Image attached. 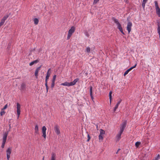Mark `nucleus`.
<instances>
[{
    "mask_svg": "<svg viewBox=\"0 0 160 160\" xmlns=\"http://www.w3.org/2000/svg\"><path fill=\"white\" fill-rule=\"evenodd\" d=\"M5 112L4 111V110L1 109V111L0 112V115L1 116H2L5 114Z\"/></svg>",
    "mask_w": 160,
    "mask_h": 160,
    "instance_id": "26",
    "label": "nucleus"
},
{
    "mask_svg": "<svg viewBox=\"0 0 160 160\" xmlns=\"http://www.w3.org/2000/svg\"><path fill=\"white\" fill-rule=\"evenodd\" d=\"M160 158V156L159 154H158L157 156L155 157L154 158L152 159V160H158Z\"/></svg>",
    "mask_w": 160,
    "mask_h": 160,
    "instance_id": "25",
    "label": "nucleus"
},
{
    "mask_svg": "<svg viewBox=\"0 0 160 160\" xmlns=\"http://www.w3.org/2000/svg\"><path fill=\"white\" fill-rule=\"evenodd\" d=\"M119 30H120V32H121V31H122L123 30V29H122V28H121L120 29H119Z\"/></svg>",
    "mask_w": 160,
    "mask_h": 160,
    "instance_id": "43",
    "label": "nucleus"
},
{
    "mask_svg": "<svg viewBox=\"0 0 160 160\" xmlns=\"http://www.w3.org/2000/svg\"><path fill=\"white\" fill-rule=\"evenodd\" d=\"M8 134V132H5L3 134V138H2V142H6L7 137Z\"/></svg>",
    "mask_w": 160,
    "mask_h": 160,
    "instance_id": "12",
    "label": "nucleus"
},
{
    "mask_svg": "<svg viewBox=\"0 0 160 160\" xmlns=\"http://www.w3.org/2000/svg\"><path fill=\"white\" fill-rule=\"evenodd\" d=\"M99 1V0H94L93 3V4H96Z\"/></svg>",
    "mask_w": 160,
    "mask_h": 160,
    "instance_id": "37",
    "label": "nucleus"
},
{
    "mask_svg": "<svg viewBox=\"0 0 160 160\" xmlns=\"http://www.w3.org/2000/svg\"><path fill=\"white\" fill-rule=\"evenodd\" d=\"M147 1H148V0H143L142 3H146L147 2Z\"/></svg>",
    "mask_w": 160,
    "mask_h": 160,
    "instance_id": "42",
    "label": "nucleus"
},
{
    "mask_svg": "<svg viewBox=\"0 0 160 160\" xmlns=\"http://www.w3.org/2000/svg\"><path fill=\"white\" fill-rule=\"evenodd\" d=\"M98 138H99V139L100 140H102L103 139V137L102 135H101L99 134V135L98 136Z\"/></svg>",
    "mask_w": 160,
    "mask_h": 160,
    "instance_id": "30",
    "label": "nucleus"
},
{
    "mask_svg": "<svg viewBox=\"0 0 160 160\" xmlns=\"http://www.w3.org/2000/svg\"><path fill=\"white\" fill-rule=\"evenodd\" d=\"M112 92L111 91L109 93V97L110 104H111V100L112 99Z\"/></svg>",
    "mask_w": 160,
    "mask_h": 160,
    "instance_id": "20",
    "label": "nucleus"
},
{
    "mask_svg": "<svg viewBox=\"0 0 160 160\" xmlns=\"http://www.w3.org/2000/svg\"><path fill=\"white\" fill-rule=\"evenodd\" d=\"M121 33H122L123 34H124H124H124V32H123V30H122V31H121Z\"/></svg>",
    "mask_w": 160,
    "mask_h": 160,
    "instance_id": "44",
    "label": "nucleus"
},
{
    "mask_svg": "<svg viewBox=\"0 0 160 160\" xmlns=\"http://www.w3.org/2000/svg\"><path fill=\"white\" fill-rule=\"evenodd\" d=\"M121 101H122V100L121 99H120L118 101V102L117 103V104L118 105H119L120 104V103L121 102Z\"/></svg>",
    "mask_w": 160,
    "mask_h": 160,
    "instance_id": "41",
    "label": "nucleus"
},
{
    "mask_svg": "<svg viewBox=\"0 0 160 160\" xmlns=\"http://www.w3.org/2000/svg\"><path fill=\"white\" fill-rule=\"evenodd\" d=\"M132 26V23L130 22H129L128 23L127 26V30L128 31V33L129 34L131 32Z\"/></svg>",
    "mask_w": 160,
    "mask_h": 160,
    "instance_id": "5",
    "label": "nucleus"
},
{
    "mask_svg": "<svg viewBox=\"0 0 160 160\" xmlns=\"http://www.w3.org/2000/svg\"><path fill=\"white\" fill-rule=\"evenodd\" d=\"M86 35H87L88 37L89 36V35L88 33H87L86 34Z\"/></svg>",
    "mask_w": 160,
    "mask_h": 160,
    "instance_id": "45",
    "label": "nucleus"
},
{
    "mask_svg": "<svg viewBox=\"0 0 160 160\" xmlns=\"http://www.w3.org/2000/svg\"><path fill=\"white\" fill-rule=\"evenodd\" d=\"M26 88V84L24 82L21 83L20 86V90L22 91H25Z\"/></svg>",
    "mask_w": 160,
    "mask_h": 160,
    "instance_id": "10",
    "label": "nucleus"
},
{
    "mask_svg": "<svg viewBox=\"0 0 160 160\" xmlns=\"http://www.w3.org/2000/svg\"><path fill=\"white\" fill-rule=\"evenodd\" d=\"M49 77H47L46 76V78H45V83L46 84H48V79H49Z\"/></svg>",
    "mask_w": 160,
    "mask_h": 160,
    "instance_id": "36",
    "label": "nucleus"
},
{
    "mask_svg": "<svg viewBox=\"0 0 160 160\" xmlns=\"http://www.w3.org/2000/svg\"><path fill=\"white\" fill-rule=\"evenodd\" d=\"M40 67H38L37 68L35 72V76L36 77V78H38V73L39 71L40 70Z\"/></svg>",
    "mask_w": 160,
    "mask_h": 160,
    "instance_id": "17",
    "label": "nucleus"
},
{
    "mask_svg": "<svg viewBox=\"0 0 160 160\" xmlns=\"http://www.w3.org/2000/svg\"><path fill=\"white\" fill-rule=\"evenodd\" d=\"M137 64H136L134 66H133L132 67L130 68L129 69H128L127 70H126L124 72V76H126L127 74L133 68H134L136 67V66Z\"/></svg>",
    "mask_w": 160,
    "mask_h": 160,
    "instance_id": "14",
    "label": "nucleus"
},
{
    "mask_svg": "<svg viewBox=\"0 0 160 160\" xmlns=\"http://www.w3.org/2000/svg\"><path fill=\"white\" fill-rule=\"evenodd\" d=\"M12 148H8L6 151L7 152V158L8 160L9 159L10 155L11 152Z\"/></svg>",
    "mask_w": 160,
    "mask_h": 160,
    "instance_id": "7",
    "label": "nucleus"
},
{
    "mask_svg": "<svg viewBox=\"0 0 160 160\" xmlns=\"http://www.w3.org/2000/svg\"><path fill=\"white\" fill-rule=\"evenodd\" d=\"M9 15H6L4 16L3 18L1 19V21L0 22V27L4 24L5 20L7 19Z\"/></svg>",
    "mask_w": 160,
    "mask_h": 160,
    "instance_id": "6",
    "label": "nucleus"
},
{
    "mask_svg": "<svg viewBox=\"0 0 160 160\" xmlns=\"http://www.w3.org/2000/svg\"><path fill=\"white\" fill-rule=\"evenodd\" d=\"M56 154L54 153L52 154L51 160H55Z\"/></svg>",
    "mask_w": 160,
    "mask_h": 160,
    "instance_id": "21",
    "label": "nucleus"
},
{
    "mask_svg": "<svg viewBox=\"0 0 160 160\" xmlns=\"http://www.w3.org/2000/svg\"><path fill=\"white\" fill-rule=\"evenodd\" d=\"M21 106L18 103H17V109H20Z\"/></svg>",
    "mask_w": 160,
    "mask_h": 160,
    "instance_id": "28",
    "label": "nucleus"
},
{
    "mask_svg": "<svg viewBox=\"0 0 160 160\" xmlns=\"http://www.w3.org/2000/svg\"><path fill=\"white\" fill-rule=\"evenodd\" d=\"M128 0H124V1L126 2H127V1H128Z\"/></svg>",
    "mask_w": 160,
    "mask_h": 160,
    "instance_id": "46",
    "label": "nucleus"
},
{
    "mask_svg": "<svg viewBox=\"0 0 160 160\" xmlns=\"http://www.w3.org/2000/svg\"><path fill=\"white\" fill-rule=\"evenodd\" d=\"M56 77H57V76H56V75H54L53 76V78H52V82H55V80H56Z\"/></svg>",
    "mask_w": 160,
    "mask_h": 160,
    "instance_id": "29",
    "label": "nucleus"
},
{
    "mask_svg": "<svg viewBox=\"0 0 160 160\" xmlns=\"http://www.w3.org/2000/svg\"><path fill=\"white\" fill-rule=\"evenodd\" d=\"M44 157H43V158H42V160H44Z\"/></svg>",
    "mask_w": 160,
    "mask_h": 160,
    "instance_id": "47",
    "label": "nucleus"
},
{
    "mask_svg": "<svg viewBox=\"0 0 160 160\" xmlns=\"http://www.w3.org/2000/svg\"><path fill=\"white\" fill-rule=\"evenodd\" d=\"M17 112L18 114V118L19 115L20 114V109H17Z\"/></svg>",
    "mask_w": 160,
    "mask_h": 160,
    "instance_id": "23",
    "label": "nucleus"
},
{
    "mask_svg": "<svg viewBox=\"0 0 160 160\" xmlns=\"http://www.w3.org/2000/svg\"><path fill=\"white\" fill-rule=\"evenodd\" d=\"M156 10L157 14L159 17H160V9L158 5V3L157 1H154Z\"/></svg>",
    "mask_w": 160,
    "mask_h": 160,
    "instance_id": "3",
    "label": "nucleus"
},
{
    "mask_svg": "<svg viewBox=\"0 0 160 160\" xmlns=\"http://www.w3.org/2000/svg\"><path fill=\"white\" fill-rule=\"evenodd\" d=\"M87 134H88L87 136H88V140H87V142H89L90 141V139H91V137L90 136L88 132H87Z\"/></svg>",
    "mask_w": 160,
    "mask_h": 160,
    "instance_id": "34",
    "label": "nucleus"
},
{
    "mask_svg": "<svg viewBox=\"0 0 160 160\" xmlns=\"http://www.w3.org/2000/svg\"><path fill=\"white\" fill-rule=\"evenodd\" d=\"M51 68H49L48 69V70L47 71V73L46 76L49 77L51 75Z\"/></svg>",
    "mask_w": 160,
    "mask_h": 160,
    "instance_id": "19",
    "label": "nucleus"
},
{
    "mask_svg": "<svg viewBox=\"0 0 160 160\" xmlns=\"http://www.w3.org/2000/svg\"><path fill=\"white\" fill-rule=\"evenodd\" d=\"M141 143L140 142H136L135 143V146L137 147H138L139 145L141 144Z\"/></svg>",
    "mask_w": 160,
    "mask_h": 160,
    "instance_id": "27",
    "label": "nucleus"
},
{
    "mask_svg": "<svg viewBox=\"0 0 160 160\" xmlns=\"http://www.w3.org/2000/svg\"><path fill=\"white\" fill-rule=\"evenodd\" d=\"M105 133V132L104 130L102 129L100 130V135H102L103 134H104Z\"/></svg>",
    "mask_w": 160,
    "mask_h": 160,
    "instance_id": "24",
    "label": "nucleus"
},
{
    "mask_svg": "<svg viewBox=\"0 0 160 160\" xmlns=\"http://www.w3.org/2000/svg\"><path fill=\"white\" fill-rule=\"evenodd\" d=\"M47 129L45 126L42 127V136L45 139L46 138V131Z\"/></svg>",
    "mask_w": 160,
    "mask_h": 160,
    "instance_id": "8",
    "label": "nucleus"
},
{
    "mask_svg": "<svg viewBox=\"0 0 160 160\" xmlns=\"http://www.w3.org/2000/svg\"><path fill=\"white\" fill-rule=\"evenodd\" d=\"M145 4L146 3H142V6L143 9H144V8H145Z\"/></svg>",
    "mask_w": 160,
    "mask_h": 160,
    "instance_id": "40",
    "label": "nucleus"
},
{
    "mask_svg": "<svg viewBox=\"0 0 160 160\" xmlns=\"http://www.w3.org/2000/svg\"><path fill=\"white\" fill-rule=\"evenodd\" d=\"M90 51V48L89 47H88L86 48V52L88 53H89Z\"/></svg>",
    "mask_w": 160,
    "mask_h": 160,
    "instance_id": "31",
    "label": "nucleus"
},
{
    "mask_svg": "<svg viewBox=\"0 0 160 160\" xmlns=\"http://www.w3.org/2000/svg\"><path fill=\"white\" fill-rule=\"evenodd\" d=\"M122 133V132L120 131L117 134L116 137V141H118L120 140V139L121 138V136Z\"/></svg>",
    "mask_w": 160,
    "mask_h": 160,
    "instance_id": "13",
    "label": "nucleus"
},
{
    "mask_svg": "<svg viewBox=\"0 0 160 160\" xmlns=\"http://www.w3.org/2000/svg\"><path fill=\"white\" fill-rule=\"evenodd\" d=\"M118 106L119 105L117 104L115 106V107L113 109V111L114 112H115L116 111V109L118 108Z\"/></svg>",
    "mask_w": 160,
    "mask_h": 160,
    "instance_id": "32",
    "label": "nucleus"
},
{
    "mask_svg": "<svg viewBox=\"0 0 160 160\" xmlns=\"http://www.w3.org/2000/svg\"><path fill=\"white\" fill-rule=\"evenodd\" d=\"M126 125V122H123L121 124L120 127V131L123 132L124 130V129Z\"/></svg>",
    "mask_w": 160,
    "mask_h": 160,
    "instance_id": "9",
    "label": "nucleus"
},
{
    "mask_svg": "<svg viewBox=\"0 0 160 160\" xmlns=\"http://www.w3.org/2000/svg\"><path fill=\"white\" fill-rule=\"evenodd\" d=\"M6 142H2L1 147L2 148H4V147L5 144Z\"/></svg>",
    "mask_w": 160,
    "mask_h": 160,
    "instance_id": "38",
    "label": "nucleus"
},
{
    "mask_svg": "<svg viewBox=\"0 0 160 160\" xmlns=\"http://www.w3.org/2000/svg\"><path fill=\"white\" fill-rule=\"evenodd\" d=\"M8 107V104H6L3 107V108H2V109L4 110L7 108Z\"/></svg>",
    "mask_w": 160,
    "mask_h": 160,
    "instance_id": "39",
    "label": "nucleus"
},
{
    "mask_svg": "<svg viewBox=\"0 0 160 160\" xmlns=\"http://www.w3.org/2000/svg\"><path fill=\"white\" fill-rule=\"evenodd\" d=\"M92 86H91L90 87V95L91 98L93 100V98L92 96Z\"/></svg>",
    "mask_w": 160,
    "mask_h": 160,
    "instance_id": "18",
    "label": "nucleus"
},
{
    "mask_svg": "<svg viewBox=\"0 0 160 160\" xmlns=\"http://www.w3.org/2000/svg\"><path fill=\"white\" fill-rule=\"evenodd\" d=\"M34 24L36 25H37L39 21L37 18H35L34 19Z\"/></svg>",
    "mask_w": 160,
    "mask_h": 160,
    "instance_id": "22",
    "label": "nucleus"
},
{
    "mask_svg": "<svg viewBox=\"0 0 160 160\" xmlns=\"http://www.w3.org/2000/svg\"><path fill=\"white\" fill-rule=\"evenodd\" d=\"M35 135L38 134V126L37 124H36L35 127Z\"/></svg>",
    "mask_w": 160,
    "mask_h": 160,
    "instance_id": "16",
    "label": "nucleus"
},
{
    "mask_svg": "<svg viewBox=\"0 0 160 160\" xmlns=\"http://www.w3.org/2000/svg\"><path fill=\"white\" fill-rule=\"evenodd\" d=\"M75 28L74 27H72L68 31L67 39L68 40L70 38L72 34L74 32Z\"/></svg>",
    "mask_w": 160,
    "mask_h": 160,
    "instance_id": "2",
    "label": "nucleus"
},
{
    "mask_svg": "<svg viewBox=\"0 0 160 160\" xmlns=\"http://www.w3.org/2000/svg\"><path fill=\"white\" fill-rule=\"evenodd\" d=\"M40 59L39 58L37 59V60H35L29 63V65L31 66L35 63H37L39 62Z\"/></svg>",
    "mask_w": 160,
    "mask_h": 160,
    "instance_id": "15",
    "label": "nucleus"
},
{
    "mask_svg": "<svg viewBox=\"0 0 160 160\" xmlns=\"http://www.w3.org/2000/svg\"><path fill=\"white\" fill-rule=\"evenodd\" d=\"M9 127L10 128V125H9Z\"/></svg>",
    "mask_w": 160,
    "mask_h": 160,
    "instance_id": "48",
    "label": "nucleus"
},
{
    "mask_svg": "<svg viewBox=\"0 0 160 160\" xmlns=\"http://www.w3.org/2000/svg\"><path fill=\"white\" fill-rule=\"evenodd\" d=\"M78 80L79 79L77 78L74 79L72 82H66L64 83H61V85L67 86L68 87L73 86L76 84V83L78 81Z\"/></svg>",
    "mask_w": 160,
    "mask_h": 160,
    "instance_id": "1",
    "label": "nucleus"
},
{
    "mask_svg": "<svg viewBox=\"0 0 160 160\" xmlns=\"http://www.w3.org/2000/svg\"><path fill=\"white\" fill-rule=\"evenodd\" d=\"M118 152V151L117 152H116V153H117Z\"/></svg>",
    "mask_w": 160,
    "mask_h": 160,
    "instance_id": "49",
    "label": "nucleus"
},
{
    "mask_svg": "<svg viewBox=\"0 0 160 160\" xmlns=\"http://www.w3.org/2000/svg\"><path fill=\"white\" fill-rule=\"evenodd\" d=\"M55 132L57 134H59L60 133V132L59 130V128L58 125H56L54 128Z\"/></svg>",
    "mask_w": 160,
    "mask_h": 160,
    "instance_id": "11",
    "label": "nucleus"
},
{
    "mask_svg": "<svg viewBox=\"0 0 160 160\" xmlns=\"http://www.w3.org/2000/svg\"><path fill=\"white\" fill-rule=\"evenodd\" d=\"M45 85L46 87V92H48V84L45 83Z\"/></svg>",
    "mask_w": 160,
    "mask_h": 160,
    "instance_id": "35",
    "label": "nucleus"
},
{
    "mask_svg": "<svg viewBox=\"0 0 160 160\" xmlns=\"http://www.w3.org/2000/svg\"><path fill=\"white\" fill-rule=\"evenodd\" d=\"M113 20L114 22L116 24L117 26V28L119 29L122 28L121 24L119 22L118 20L115 18H113Z\"/></svg>",
    "mask_w": 160,
    "mask_h": 160,
    "instance_id": "4",
    "label": "nucleus"
},
{
    "mask_svg": "<svg viewBox=\"0 0 160 160\" xmlns=\"http://www.w3.org/2000/svg\"><path fill=\"white\" fill-rule=\"evenodd\" d=\"M55 85V82L52 81V84L51 85V87L52 88H53Z\"/></svg>",
    "mask_w": 160,
    "mask_h": 160,
    "instance_id": "33",
    "label": "nucleus"
}]
</instances>
